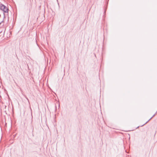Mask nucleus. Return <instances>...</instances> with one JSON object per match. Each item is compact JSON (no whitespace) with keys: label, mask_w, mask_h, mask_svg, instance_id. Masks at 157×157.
Returning a JSON list of instances; mask_svg holds the SVG:
<instances>
[{"label":"nucleus","mask_w":157,"mask_h":157,"mask_svg":"<svg viewBox=\"0 0 157 157\" xmlns=\"http://www.w3.org/2000/svg\"><path fill=\"white\" fill-rule=\"evenodd\" d=\"M0 9L3 11L4 13H8V12L9 9L8 8L2 4H0Z\"/></svg>","instance_id":"1"},{"label":"nucleus","mask_w":157,"mask_h":157,"mask_svg":"<svg viewBox=\"0 0 157 157\" xmlns=\"http://www.w3.org/2000/svg\"><path fill=\"white\" fill-rule=\"evenodd\" d=\"M31 128L32 129V131H33V126H31Z\"/></svg>","instance_id":"4"},{"label":"nucleus","mask_w":157,"mask_h":157,"mask_svg":"<svg viewBox=\"0 0 157 157\" xmlns=\"http://www.w3.org/2000/svg\"><path fill=\"white\" fill-rule=\"evenodd\" d=\"M3 22V21H1L0 22V25Z\"/></svg>","instance_id":"6"},{"label":"nucleus","mask_w":157,"mask_h":157,"mask_svg":"<svg viewBox=\"0 0 157 157\" xmlns=\"http://www.w3.org/2000/svg\"><path fill=\"white\" fill-rule=\"evenodd\" d=\"M25 98L29 102V105H30V102H29V100L28 98L26 96H25Z\"/></svg>","instance_id":"3"},{"label":"nucleus","mask_w":157,"mask_h":157,"mask_svg":"<svg viewBox=\"0 0 157 157\" xmlns=\"http://www.w3.org/2000/svg\"><path fill=\"white\" fill-rule=\"evenodd\" d=\"M155 114L147 122L144 124H146L147 123V122L149 121L152 117H153L155 116Z\"/></svg>","instance_id":"2"},{"label":"nucleus","mask_w":157,"mask_h":157,"mask_svg":"<svg viewBox=\"0 0 157 157\" xmlns=\"http://www.w3.org/2000/svg\"><path fill=\"white\" fill-rule=\"evenodd\" d=\"M29 108H30V109L31 110V111L32 112V109H31V107L30 106H29Z\"/></svg>","instance_id":"5"}]
</instances>
